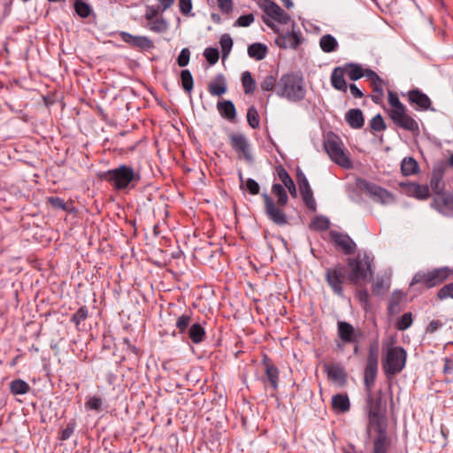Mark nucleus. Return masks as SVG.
Segmentation results:
<instances>
[{
    "instance_id": "4468645a",
    "label": "nucleus",
    "mask_w": 453,
    "mask_h": 453,
    "mask_svg": "<svg viewBox=\"0 0 453 453\" xmlns=\"http://www.w3.org/2000/svg\"><path fill=\"white\" fill-rule=\"evenodd\" d=\"M329 236L334 245L345 255L355 253L357 245L348 234L333 230L330 231Z\"/></svg>"
},
{
    "instance_id": "2eb2a0df",
    "label": "nucleus",
    "mask_w": 453,
    "mask_h": 453,
    "mask_svg": "<svg viewBox=\"0 0 453 453\" xmlns=\"http://www.w3.org/2000/svg\"><path fill=\"white\" fill-rule=\"evenodd\" d=\"M297 182L303 203L309 210L315 211L316 202L313 198V192L303 173H297Z\"/></svg>"
},
{
    "instance_id": "e2e57ef3",
    "label": "nucleus",
    "mask_w": 453,
    "mask_h": 453,
    "mask_svg": "<svg viewBox=\"0 0 453 453\" xmlns=\"http://www.w3.org/2000/svg\"><path fill=\"white\" fill-rule=\"evenodd\" d=\"M246 188L250 192V194L256 196L259 194L260 187L259 184L251 178L247 179L246 180Z\"/></svg>"
},
{
    "instance_id": "6e6552de",
    "label": "nucleus",
    "mask_w": 453,
    "mask_h": 453,
    "mask_svg": "<svg viewBox=\"0 0 453 453\" xmlns=\"http://www.w3.org/2000/svg\"><path fill=\"white\" fill-rule=\"evenodd\" d=\"M259 7L267 16V18L263 19L264 22L276 33H279V28L276 27L273 21L282 25L288 24L290 21V15L274 1L261 0Z\"/></svg>"
},
{
    "instance_id": "4be33fe9",
    "label": "nucleus",
    "mask_w": 453,
    "mask_h": 453,
    "mask_svg": "<svg viewBox=\"0 0 453 453\" xmlns=\"http://www.w3.org/2000/svg\"><path fill=\"white\" fill-rule=\"evenodd\" d=\"M275 44L281 49H296L300 44V36L296 32H288L275 38Z\"/></svg>"
},
{
    "instance_id": "0eeeda50",
    "label": "nucleus",
    "mask_w": 453,
    "mask_h": 453,
    "mask_svg": "<svg viewBox=\"0 0 453 453\" xmlns=\"http://www.w3.org/2000/svg\"><path fill=\"white\" fill-rule=\"evenodd\" d=\"M452 272L451 269L446 266L429 271H419L414 274L411 285L422 284L426 288H432L448 280Z\"/></svg>"
},
{
    "instance_id": "49530a36",
    "label": "nucleus",
    "mask_w": 453,
    "mask_h": 453,
    "mask_svg": "<svg viewBox=\"0 0 453 453\" xmlns=\"http://www.w3.org/2000/svg\"><path fill=\"white\" fill-rule=\"evenodd\" d=\"M388 104L391 107L389 112H396L405 108V106L400 102L398 95L391 90L388 91Z\"/></svg>"
},
{
    "instance_id": "f03ea898",
    "label": "nucleus",
    "mask_w": 453,
    "mask_h": 453,
    "mask_svg": "<svg viewBox=\"0 0 453 453\" xmlns=\"http://www.w3.org/2000/svg\"><path fill=\"white\" fill-rule=\"evenodd\" d=\"M366 404L365 411L367 413L366 434L369 437L372 435V429L388 427V421L385 415V408L382 403V392L379 390L376 395L372 389L365 391Z\"/></svg>"
},
{
    "instance_id": "338daca9",
    "label": "nucleus",
    "mask_w": 453,
    "mask_h": 453,
    "mask_svg": "<svg viewBox=\"0 0 453 453\" xmlns=\"http://www.w3.org/2000/svg\"><path fill=\"white\" fill-rule=\"evenodd\" d=\"M220 11L224 13H229L233 10L232 0H217Z\"/></svg>"
},
{
    "instance_id": "393cba45",
    "label": "nucleus",
    "mask_w": 453,
    "mask_h": 453,
    "mask_svg": "<svg viewBox=\"0 0 453 453\" xmlns=\"http://www.w3.org/2000/svg\"><path fill=\"white\" fill-rule=\"evenodd\" d=\"M345 74L346 73L342 66H337L333 70L331 74V84L335 89L342 92L347 91L348 86L344 79Z\"/></svg>"
},
{
    "instance_id": "37998d69",
    "label": "nucleus",
    "mask_w": 453,
    "mask_h": 453,
    "mask_svg": "<svg viewBox=\"0 0 453 453\" xmlns=\"http://www.w3.org/2000/svg\"><path fill=\"white\" fill-rule=\"evenodd\" d=\"M383 85H384L383 80L380 81L379 82L372 84V94L371 96V98L375 104H380L383 99V96H384Z\"/></svg>"
},
{
    "instance_id": "c03bdc74",
    "label": "nucleus",
    "mask_w": 453,
    "mask_h": 453,
    "mask_svg": "<svg viewBox=\"0 0 453 453\" xmlns=\"http://www.w3.org/2000/svg\"><path fill=\"white\" fill-rule=\"evenodd\" d=\"M74 10L81 18H88L91 13L90 5L83 0H76L74 3Z\"/></svg>"
},
{
    "instance_id": "423d86ee",
    "label": "nucleus",
    "mask_w": 453,
    "mask_h": 453,
    "mask_svg": "<svg viewBox=\"0 0 453 453\" xmlns=\"http://www.w3.org/2000/svg\"><path fill=\"white\" fill-rule=\"evenodd\" d=\"M324 148L329 158L343 169H352L353 163L349 153L344 149L342 141L334 134H327L324 141Z\"/></svg>"
},
{
    "instance_id": "864d4df0",
    "label": "nucleus",
    "mask_w": 453,
    "mask_h": 453,
    "mask_svg": "<svg viewBox=\"0 0 453 453\" xmlns=\"http://www.w3.org/2000/svg\"><path fill=\"white\" fill-rule=\"evenodd\" d=\"M370 127L376 132L383 131L386 129L384 119L380 114H377L371 119Z\"/></svg>"
},
{
    "instance_id": "bf43d9fd",
    "label": "nucleus",
    "mask_w": 453,
    "mask_h": 453,
    "mask_svg": "<svg viewBox=\"0 0 453 453\" xmlns=\"http://www.w3.org/2000/svg\"><path fill=\"white\" fill-rule=\"evenodd\" d=\"M254 19L255 18L252 13L242 15L236 19L234 26L243 27H249L250 24L254 22Z\"/></svg>"
},
{
    "instance_id": "e433bc0d",
    "label": "nucleus",
    "mask_w": 453,
    "mask_h": 453,
    "mask_svg": "<svg viewBox=\"0 0 453 453\" xmlns=\"http://www.w3.org/2000/svg\"><path fill=\"white\" fill-rule=\"evenodd\" d=\"M242 85L246 95H252L256 90V81L253 79L251 73L245 71L242 74Z\"/></svg>"
},
{
    "instance_id": "79ce46f5",
    "label": "nucleus",
    "mask_w": 453,
    "mask_h": 453,
    "mask_svg": "<svg viewBox=\"0 0 453 453\" xmlns=\"http://www.w3.org/2000/svg\"><path fill=\"white\" fill-rule=\"evenodd\" d=\"M330 226L329 219L325 216H317L315 217L310 225V227L313 230L317 231H325L327 230Z\"/></svg>"
},
{
    "instance_id": "f257e3e1",
    "label": "nucleus",
    "mask_w": 453,
    "mask_h": 453,
    "mask_svg": "<svg viewBox=\"0 0 453 453\" xmlns=\"http://www.w3.org/2000/svg\"><path fill=\"white\" fill-rule=\"evenodd\" d=\"M99 178L112 186L115 190L122 191L134 188L141 180V174L134 167L120 165L99 174Z\"/></svg>"
},
{
    "instance_id": "f8f14e48",
    "label": "nucleus",
    "mask_w": 453,
    "mask_h": 453,
    "mask_svg": "<svg viewBox=\"0 0 453 453\" xmlns=\"http://www.w3.org/2000/svg\"><path fill=\"white\" fill-rule=\"evenodd\" d=\"M388 115L396 127L411 133L419 131L418 121L408 113L406 107L396 112H388Z\"/></svg>"
},
{
    "instance_id": "1a4fd4ad",
    "label": "nucleus",
    "mask_w": 453,
    "mask_h": 453,
    "mask_svg": "<svg viewBox=\"0 0 453 453\" xmlns=\"http://www.w3.org/2000/svg\"><path fill=\"white\" fill-rule=\"evenodd\" d=\"M357 186L376 203L386 205L392 203L395 201L393 194L373 182L360 179L357 180Z\"/></svg>"
},
{
    "instance_id": "603ef678",
    "label": "nucleus",
    "mask_w": 453,
    "mask_h": 453,
    "mask_svg": "<svg viewBox=\"0 0 453 453\" xmlns=\"http://www.w3.org/2000/svg\"><path fill=\"white\" fill-rule=\"evenodd\" d=\"M203 56L210 65H215L219 61V52L216 48H206L203 51Z\"/></svg>"
},
{
    "instance_id": "0e129e2a",
    "label": "nucleus",
    "mask_w": 453,
    "mask_h": 453,
    "mask_svg": "<svg viewBox=\"0 0 453 453\" xmlns=\"http://www.w3.org/2000/svg\"><path fill=\"white\" fill-rule=\"evenodd\" d=\"M192 0H179V8L180 12L185 15L188 16L192 11Z\"/></svg>"
},
{
    "instance_id": "680f3d73",
    "label": "nucleus",
    "mask_w": 453,
    "mask_h": 453,
    "mask_svg": "<svg viewBox=\"0 0 453 453\" xmlns=\"http://www.w3.org/2000/svg\"><path fill=\"white\" fill-rule=\"evenodd\" d=\"M85 405L90 410L100 411L102 407V399L96 395L92 396L86 402Z\"/></svg>"
},
{
    "instance_id": "4d7b16f0",
    "label": "nucleus",
    "mask_w": 453,
    "mask_h": 453,
    "mask_svg": "<svg viewBox=\"0 0 453 453\" xmlns=\"http://www.w3.org/2000/svg\"><path fill=\"white\" fill-rule=\"evenodd\" d=\"M161 12V7L159 6H154V5H148L146 6L145 13H144V19L145 20H150L154 18L160 17Z\"/></svg>"
},
{
    "instance_id": "aec40b11",
    "label": "nucleus",
    "mask_w": 453,
    "mask_h": 453,
    "mask_svg": "<svg viewBox=\"0 0 453 453\" xmlns=\"http://www.w3.org/2000/svg\"><path fill=\"white\" fill-rule=\"evenodd\" d=\"M230 145L234 150L242 153L247 160L251 159L250 145L245 135L242 134H232L230 135Z\"/></svg>"
},
{
    "instance_id": "4c0bfd02",
    "label": "nucleus",
    "mask_w": 453,
    "mask_h": 453,
    "mask_svg": "<svg viewBox=\"0 0 453 453\" xmlns=\"http://www.w3.org/2000/svg\"><path fill=\"white\" fill-rule=\"evenodd\" d=\"M192 319V312L189 311L179 316L177 318L175 327L177 328L179 334H185L191 323Z\"/></svg>"
},
{
    "instance_id": "09e8293b",
    "label": "nucleus",
    "mask_w": 453,
    "mask_h": 453,
    "mask_svg": "<svg viewBox=\"0 0 453 453\" xmlns=\"http://www.w3.org/2000/svg\"><path fill=\"white\" fill-rule=\"evenodd\" d=\"M442 173L440 172L434 173L431 180L430 186L432 189L436 193L440 194L443 190V185L441 183Z\"/></svg>"
},
{
    "instance_id": "20e7f679",
    "label": "nucleus",
    "mask_w": 453,
    "mask_h": 453,
    "mask_svg": "<svg viewBox=\"0 0 453 453\" xmlns=\"http://www.w3.org/2000/svg\"><path fill=\"white\" fill-rule=\"evenodd\" d=\"M306 88L303 79L296 73L283 74L277 83L276 95L289 102L296 103L305 97Z\"/></svg>"
},
{
    "instance_id": "5701e85b",
    "label": "nucleus",
    "mask_w": 453,
    "mask_h": 453,
    "mask_svg": "<svg viewBox=\"0 0 453 453\" xmlns=\"http://www.w3.org/2000/svg\"><path fill=\"white\" fill-rule=\"evenodd\" d=\"M331 405L333 411L337 414L349 411L350 401L347 394L339 393L332 396Z\"/></svg>"
},
{
    "instance_id": "3c124183",
    "label": "nucleus",
    "mask_w": 453,
    "mask_h": 453,
    "mask_svg": "<svg viewBox=\"0 0 453 453\" xmlns=\"http://www.w3.org/2000/svg\"><path fill=\"white\" fill-rule=\"evenodd\" d=\"M412 324V315L411 312L404 313L396 323V328L400 331L408 329Z\"/></svg>"
},
{
    "instance_id": "a18cd8bd",
    "label": "nucleus",
    "mask_w": 453,
    "mask_h": 453,
    "mask_svg": "<svg viewBox=\"0 0 453 453\" xmlns=\"http://www.w3.org/2000/svg\"><path fill=\"white\" fill-rule=\"evenodd\" d=\"M223 58H227L233 47V40L229 35L224 34L219 40Z\"/></svg>"
},
{
    "instance_id": "72a5a7b5",
    "label": "nucleus",
    "mask_w": 453,
    "mask_h": 453,
    "mask_svg": "<svg viewBox=\"0 0 453 453\" xmlns=\"http://www.w3.org/2000/svg\"><path fill=\"white\" fill-rule=\"evenodd\" d=\"M9 388L13 395H19L28 393L31 388L27 381L21 379H16L10 382Z\"/></svg>"
},
{
    "instance_id": "69168bd1",
    "label": "nucleus",
    "mask_w": 453,
    "mask_h": 453,
    "mask_svg": "<svg viewBox=\"0 0 453 453\" xmlns=\"http://www.w3.org/2000/svg\"><path fill=\"white\" fill-rule=\"evenodd\" d=\"M74 429H75V422H70L66 427L62 430L60 435H59V439L61 441H66L68 440L72 434H73L74 432Z\"/></svg>"
},
{
    "instance_id": "412c9836",
    "label": "nucleus",
    "mask_w": 453,
    "mask_h": 453,
    "mask_svg": "<svg viewBox=\"0 0 453 453\" xmlns=\"http://www.w3.org/2000/svg\"><path fill=\"white\" fill-rule=\"evenodd\" d=\"M120 38L126 43L140 49H150L153 47L152 41L147 36L133 35L127 32H121Z\"/></svg>"
},
{
    "instance_id": "c9c22d12",
    "label": "nucleus",
    "mask_w": 453,
    "mask_h": 453,
    "mask_svg": "<svg viewBox=\"0 0 453 453\" xmlns=\"http://www.w3.org/2000/svg\"><path fill=\"white\" fill-rule=\"evenodd\" d=\"M319 46L326 53L334 52L338 49L337 40L331 35H325L319 40Z\"/></svg>"
},
{
    "instance_id": "9b49d317",
    "label": "nucleus",
    "mask_w": 453,
    "mask_h": 453,
    "mask_svg": "<svg viewBox=\"0 0 453 453\" xmlns=\"http://www.w3.org/2000/svg\"><path fill=\"white\" fill-rule=\"evenodd\" d=\"M265 203V212L267 218L277 226H285L288 223V218L284 211L286 205H280L266 193L262 194Z\"/></svg>"
},
{
    "instance_id": "f704fd0d",
    "label": "nucleus",
    "mask_w": 453,
    "mask_h": 453,
    "mask_svg": "<svg viewBox=\"0 0 453 453\" xmlns=\"http://www.w3.org/2000/svg\"><path fill=\"white\" fill-rule=\"evenodd\" d=\"M342 67L351 81H357L364 77V69L358 64L348 63Z\"/></svg>"
},
{
    "instance_id": "5fc2aeb1",
    "label": "nucleus",
    "mask_w": 453,
    "mask_h": 453,
    "mask_svg": "<svg viewBox=\"0 0 453 453\" xmlns=\"http://www.w3.org/2000/svg\"><path fill=\"white\" fill-rule=\"evenodd\" d=\"M366 361L379 363V343L374 342L370 344Z\"/></svg>"
},
{
    "instance_id": "b1692460",
    "label": "nucleus",
    "mask_w": 453,
    "mask_h": 453,
    "mask_svg": "<svg viewBox=\"0 0 453 453\" xmlns=\"http://www.w3.org/2000/svg\"><path fill=\"white\" fill-rule=\"evenodd\" d=\"M378 365L376 362L366 361L364 372V385L365 391H371L373 388L374 382L378 373Z\"/></svg>"
},
{
    "instance_id": "7ed1b4c3",
    "label": "nucleus",
    "mask_w": 453,
    "mask_h": 453,
    "mask_svg": "<svg viewBox=\"0 0 453 453\" xmlns=\"http://www.w3.org/2000/svg\"><path fill=\"white\" fill-rule=\"evenodd\" d=\"M349 267L348 281L354 285L366 282L373 275V257L365 251H358L353 257L347 259Z\"/></svg>"
},
{
    "instance_id": "dca6fc26",
    "label": "nucleus",
    "mask_w": 453,
    "mask_h": 453,
    "mask_svg": "<svg viewBox=\"0 0 453 453\" xmlns=\"http://www.w3.org/2000/svg\"><path fill=\"white\" fill-rule=\"evenodd\" d=\"M408 101L417 110L427 111L432 104L429 96L418 88L411 89L407 92Z\"/></svg>"
},
{
    "instance_id": "8fccbe9b",
    "label": "nucleus",
    "mask_w": 453,
    "mask_h": 453,
    "mask_svg": "<svg viewBox=\"0 0 453 453\" xmlns=\"http://www.w3.org/2000/svg\"><path fill=\"white\" fill-rule=\"evenodd\" d=\"M88 316V310L86 306L81 307L71 318V321L78 326Z\"/></svg>"
},
{
    "instance_id": "052dcab7",
    "label": "nucleus",
    "mask_w": 453,
    "mask_h": 453,
    "mask_svg": "<svg viewBox=\"0 0 453 453\" xmlns=\"http://www.w3.org/2000/svg\"><path fill=\"white\" fill-rule=\"evenodd\" d=\"M47 203L56 209H61L63 211H66L65 202L58 196L48 197Z\"/></svg>"
},
{
    "instance_id": "a19ab883",
    "label": "nucleus",
    "mask_w": 453,
    "mask_h": 453,
    "mask_svg": "<svg viewBox=\"0 0 453 453\" xmlns=\"http://www.w3.org/2000/svg\"><path fill=\"white\" fill-rule=\"evenodd\" d=\"M180 81L182 88L188 93L191 94L194 87L193 76L189 70L184 69L180 72Z\"/></svg>"
},
{
    "instance_id": "473e14b6",
    "label": "nucleus",
    "mask_w": 453,
    "mask_h": 453,
    "mask_svg": "<svg viewBox=\"0 0 453 453\" xmlns=\"http://www.w3.org/2000/svg\"><path fill=\"white\" fill-rule=\"evenodd\" d=\"M264 364L265 366V373L268 378V380L271 386L273 388V389L277 390L279 382V370L269 360H265Z\"/></svg>"
},
{
    "instance_id": "c756f323",
    "label": "nucleus",
    "mask_w": 453,
    "mask_h": 453,
    "mask_svg": "<svg viewBox=\"0 0 453 453\" xmlns=\"http://www.w3.org/2000/svg\"><path fill=\"white\" fill-rule=\"evenodd\" d=\"M144 27L151 32L161 34L168 29V23L163 16H160L150 20H146Z\"/></svg>"
},
{
    "instance_id": "c85d7f7f",
    "label": "nucleus",
    "mask_w": 453,
    "mask_h": 453,
    "mask_svg": "<svg viewBox=\"0 0 453 453\" xmlns=\"http://www.w3.org/2000/svg\"><path fill=\"white\" fill-rule=\"evenodd\" d=\"M346 121L353 128H361L365 119L363 112L359 109H351L346 113Z\"/></svg>"
},
{
    "instance_id": "cd10ccee",
    "label": "nucleus",
    "mask_w": 453,
    "mask_h": 453,
    "mask_svg": "<svg viewBox=\"0 0 453 453\" xmlns=\"http://www.w3.org/2000/svg\"><path fill=\"white\" fill-rule=\"evenodd\" d=\"M188 337L194 344H199L206 338L205 329L201 324L195 323L188 328Z\"/></svg>"
},
{
    "instance_id": "13d9d810",
    "label": "nucleus",
    "mask_w": 453,
    "mask_h": 453,
    "mask_svg": "<svg viewBox=\"0 0 453 453\" xmlns=\"http://www.w3.org/2000/svg\"><path fill=\"white\" fill-rule=\"evenodd\" d=\"M190 59V50L188 48H184L180 50L178 58L177 64L180 67H185L188 65Z\"/></svg>"
},
{
    "instance_id": "ea45409f",
    "label": "nucleus",
    "mask_w": 453,
    "mask_h": 453,
    "mask_svg": "<svg viewBox=\"0 0 453 453\" xmlns=\"http://www.w3.org/2000/svg\"><path fill=\"white\" fill-rule=\"evenodd\" d=\"M277 83V76L275 74H268L260 82V88L263 92L276 91Z\"/></svg>"
},
{
    "instance_id": "f3484780",
    "label": "nucleus",
    "mask_w": 453,
    "mask_h": 453,
    "mask_svg": "<svg viewBox=\"0 0 453 453\" xmlns=\"http://www.w3.org/2000/svg\"><path fill=\"white\" fill-rule=\"evenodd\" d=\"M324 372L327 378L339 386H343L347 381V373L343 366L340 364H325Z\"/></svg>"
},
{
    "instance_id": "6ab92c4d",
    "label": "nucleus",
    "mask_w": 453,
    "mask_h": 453,
    "mask_svg": "<svg viewBox=\"0 0 453 453\" xmlns=\"http://www.w3.org/2000/svg\"><path fill=\"white\" fill-rule=\"evenodd\" d=\"M403 191L410 196H413L419 200H426L430 196L427 185L418 184L415 182H407L401 184Z\"/></svg>"
},
{
    "instance_id": "7c9ffc66",
    "label": "nucleus",
    "mask_w": 453,
    "mask_h": 453,
    "mask_svg": "<svg viewBox=\"0 0 453 453\" xmlns=\"http://www.w3.org/2000/svg\"><path fill=\"white\" fill-rule=\"evenodd\" d=\"M267 47L260 42H255L248 47V55L255 60H262L266 57Z\"/></svg>"
},
{
    "instance_id": "de8ad7c7",
    "label": "nucleus",
    "mask_w": 453,
    "mask_h": 453,
    "mask_svg": "<svg viewBox=\"0 0 453 453\" xmlns=\"http://www.w3.org/2000/svg\"><path fill=\"white\" fill-rule=\"evenodd\" d=\"M247 121L252 128L255 129V128L259 127L260 119H259L258 112L254 106L250 107L248 110Z\"/></svg>"
},
{
    "instance_id": "ddd939ff",
    "label": "nucleus",
    "mask_w": 453,
    "mask_h": 453,
    "mask_svg": "<svg viewBox=\"0 0 453 453\" xmlns=\"http://www.w3.org/2000/svg\"><path fill=\"white\" fill-rule=\"evenodd\" d=\"M372 453H388L392 440L388 434V427L372 429Z\"/></svg>"
},
{
    "instance_id": "a878e982",
    "label": "nucleus",
    "mask_w": 453,
    "mask_h": 453,
    "mask_svg": "<svg viewBox=\"0 0 453 453\" xmlns=\"http://www.w3.org/2000/svg\"><path fill=\"white\" fill-rule=\"evenodd\" d=\"M217 109L221 115L222 118L234 121L236 118V110L235 106L230 100H224L219 102L217 104Z\"/></svg>"
},
{
    "instance_id": "9d476101",
    "label": "nucleus",
    "mask_w": 453,
    "mask_h": 453,
    "mask_svg": "<svg viewBox=\"0 0 453 453\" xmlns=\"http://www.w3.org/2000/svg\"><path fill=\"white\" fill-rule=\"evenodd\" d=\"M325 280L336 296H343V284L348 280V274L344 265L337 264L333 267L327 268Z\"/></svg>"
},
{
    "instance_id": "58836bf2",
    "label": "nucleus",
    "mask_w": 453,
    "mask_h": 453,
    "mask_svg": "<svg viewBox=\"0 0 453 453\" xmlns=\"http://www.w3.org/2000/svg\"><path fill=\"white\" fill-rule=\"evenodd\" d=\"M272 193L277 197V203L280 205H287L288 196L283 185L280 183H273L272 186Z\"/></svg>"
},
{
    "instance_id": "6e6d98bb",
    "label": "nucleus",
    "mask_w": 453,
    "mask_h": 453,
    "mask_svg": "<svg viewBox=\"0 0 453 453\" xmlns=\"http://www.w3.org/2000/svg\"><path fill=\"white\" fill-rule=\"evenodd\" d=\"M440 300L453 298V282L444 285L437 293Z\"/></svg>"
},
{
    "instance_id": "39448f33",
    "label": "nucleus",
    "mask_w": 453,
    "mask_h": 453,
    "mask_svg": "<svg viewBox=\"0 0 453 453\" xmlns=\"http://www.w3.org/2000/svg\"><path fill=\"white\" fill-rule=\"evenodd\" d=\"M407 353L401 346L393 343L383 345L382 369L387 378L400 373L406 365Z\"/></svg>"
},
{
    "instance_id": "774afa93",
    "label": "nucleus",
    "mask_w": 453,
    "mask_h": 453,
    "mask_svg": "<svg viewBox=\"0 0 453 453\" xmlns=\"http://www.w3.org/2000/svg\"><path fill=\"white\" fill-rule=\"evenodd\" d=\"M275 170L277 176L282 184L291 178L288 171L282 165H278Z\"/></svg>"
},
{
    "instance_id": "a211bd4d",
    "label": "nucleus",
    "mask_w": 453,
    "mask_h": 453,
    "mask_svg": "<svg viewBox=\"0 0 453 453\" xmlns=\"http://www.w3.org/2000/svg\"><path fill=\"white\" fill-rule=\"evenodd\" d=\"M337 334L343 345L358 342V335L354 326L349 322L339 321L337 323Z\"/></svg>"
},
{
    "instance_id": "2f4dec72",
    "label": "nucleus",
    "mask_w": 453,
    "mask_h": 453,
    "mask_svg": "<svg viewBox=\"0 0 453 453\" xmlns=\"http://www.w3.org/2000/svg\"><path fill=\"white\" fill-rule=\"evenodd\" d=\"M418 170V164L412 157H407L403 159L401 172L404 176L416 174Z\"/></svg>"
},
{
    "instance_id": "bb28decb",
    "label": "nucleus",
    "mask_w": 453,
    "mask_h": 453,
    "mask_svg": "<svg viewBox=\"0 0 453 453\" xmlns=\"http://www.w3.org/2000/svg\"><path fill=\"white\" fill-rule=\"evenodd\" d=\"M227 86L225 77L220 74L211 81L208 85V91L211 96H222L226 92Z\"/></svg>"
}]
</instances>
